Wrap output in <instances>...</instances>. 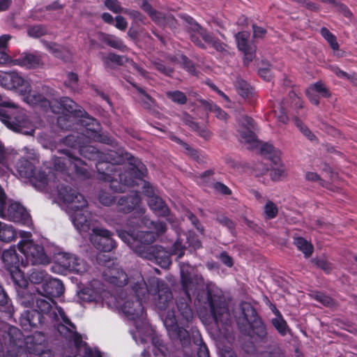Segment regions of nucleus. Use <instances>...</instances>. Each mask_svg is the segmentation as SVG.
Returning <instances> with one entry per match:
<instances>
[{
    "mask_svg": "<svg viewBox=\"0 0 357 357\" xmlns=\"http://www.w3.org/2000/svg\"><path fill=\"white\" fill-rule=\"evenodd\" d=\"M80 155L89 160H96L98 180L109 183L114 192L122 191L124 185L132 184V178L128 174H137L134 178H140L146 172V165L123 148L116 150L99 151L96 146L82 144L78 151Z\"/></svg>",
    "mask_w": 357,
    "mask_h": 357,
    "instance_id": "f257e3e1",
    "label": "nucleus"
},
{
    "mask_svg": "<svg viewBox=\"0 0 357 357\" xmlns=\"http://www.w3.org/2000/svg\"><path fill=\"white\" fill-rule=\"evenodd\" d=\"M191 302L190 294L177 298L176 312L174 310L167 311L163 320L170 340L181 344L183 349L190 348L191 346L190 331L187 330L195 318Z\"/></svg>",
    "mask_w": 357,
    "mask_h": 357,
    "instance_id": "f03ea898",
    "label": "nucleus"
},
{
    "mask_svg": "<svg viewBox=\"0 0 357 357\" xmlns=\"http://www.w3.org/2000/svg\"><path fill=\"white\" fill-rule=\"evenodd\" d=\"M131 283L137 294L144 293L146 301L151 297L155 307L160 310H165L172 303V292L168 284L161 279L150 277L146 282L142 274H137Z\"/></svg>",
    "mask_w": 357,
    "mask_h": 357,
    "instance_id": "7ed1b4c3",
    "label": "nucleus"
},
{
    "mask_svg": "<svg viewBox=\"0 0 357 357\" xmlns=\"http://www.w3.org/2000/svg\"><path fill=\"white\" fill-rule=\"evenodd\" d=\"M58 195L63 202L69 204V208L75 211L73 215V222L79 230L86 231L89 229L90 222L86 216L82 212L87 206L84 197L66 184L57 185Z\"/></svg>",
    "mask_w": 357,
    "mask_h": 357,
    "instance_id": "20e7f679",
    "label": "nucleus"
},
{
    "mask_svg": "<svg viewBox=\"0 0 357 357\" xmlns=\"http://www.w3.org/2000/svg\"><path fill=\"white\" fill-rule=\"evenodd\" d=\"M97 260L99 264L105 266L102 272L105 280L118 287L127 286V289L130 288V280H132V278H136L137 274H141L136 271L128 277L126 272L119 267L118 264H115L105 254H99Z\"/></svg>",
    "mask_w": 357,
    "mask_h": 357,
    "instance_id": "39448f33",
    "label": "nucleus"
},
{
    "mask_svg": "<svg viewBox=\"0 0 357 357\" xmlns=\"http://www.w3.org/2000/svg\"><path fill=\"white\" fill-rule=\"evenodd\" d=\"M1 260L4 268L9 273L14 284L24 286L28 284L24 273L20 269L21 265L26 266L24 260L17 253L15 246H10V248L3 251Z\"/></svg>",
    "mask_w": 357,
    "mask_h": 357,
    "instance_id": "423d86ee",
    "label": "nucleus"
},
{
    "mask_svg": "<svg viewBox=\"0 0 357 357\" xmlns=\"http://www.w3.org/2000/svg\"><path fill=\"white\" fill-rule=\"evenodd\" d=\"M197 299L199 303L208 304L215 324H224L229 319L230 314L225 302L219 296L214 294L210 289L199 292Z\"/></svg>",
    "mask_w": 357,
    "mask_h": 357,
    "instance_id": "0eeeda50",
    "label": "nucleus"
},
{
    "mask_svg": "<svg viewBox=\"0 0 357 357\" xmlns=\"http://www.w3.org/2000/svg\"><path fill=\"white\" fill-rule=\"evenodd\" d=\"M18 250L24 255L26 266L31 265H47L50 259L44 247L32 239H21L17 243Z\"/></svg>",
    "mask_w": 357,
    "mask_h": 357,
    "instance_id": "6e6552de",
    "label": "nucleus"
},
{
    "mask_svg": "<svg viewBox=\"0 0 357 357\" xmlns=\"http://www.w3.org/2000/svg\"><path fill=\"white\" fill-rule=\"evenodd\" d=\"M52 111L55 114L62 113L74 118V121L77 126H82V120L85 117H91L80 106L68 97H61L54 104L50 105Z\"/></svg>",
    "mask_w": 357,
    "mask_h": 357,
    "instance_id": "1a4fd4ad",
    "label": "nucleus"
},
{
    "mask_svg": "<svg viewBox=\"0 0 357 357\" xmlns=\"http://www.w3.org/2000/svg\"><path fill=\"white\" fill-rule=\"evenodd\" d=\"M141 197L137 192H131L127 195L119 197L116 202V210L118 212L128 214L135 211L137 215V220L135 222L137 226L144 223V214L145 209L140 206Z\"/></svg>",
    "mask_w": 357,
    "mask_h": 357,
    "instance_id": "9d476101",
    "label": "nucleus"
},
{
    "mask_svg": "<svg viewBox=\"0 0 357 357\" xmlns=\"http://www.w3.org/2000/svg\"><path fill=\"white\" fill-rule=\"evenodd\" d=\"M190 40L196 46L202 50L206 49V44H207L218 52L223 54H229L228 45L215 36L212 32L208 31L202 26L196 33H190Z\"/></svg>",
    "mask_w": 357,
    "mask_h": 357,
    "instance_id": "9b49d317",
    "label": "nucleus"
},
{
    "mask_svg": "<svg viewBox=\"0 0 357 357\" xmlns=\"http://www.w3.org/2000/svg\"><path fill=\"white\" fill-rule=\"evenodd\" d=\"M132 284L130 283V288L127 289L130 291V295L124 301L121 310L129 319L135 320L142 315L144 310L142 303L146 302V300L144 293L137 294Z\"/></svg>",
    "mask_w": 357,
    "mask_h": 357,
    "instance_id": "f8f14e48",
    "label": "nucleus"
},
{
    "mask_svg": "<svg viewBox=\"0 0 357 357\" xmlns=\"http://www.w3.org/2000/svg\"><path fill=\"white\" fill-rule=\"evenodd\" d=\"M137 252L139 257L151 261L162 268H168L172 264L169 252L161 245L140 247L137 248Z\"/></svg>",
    "mask_w": 357,
    "mask_h": 357,
    "instance_id": "ddd939ff",
    "label": "nucleus"
},
{
    "mask_svg": "<svg viewBox=\"0 0 357 357\" xmlns=\"http://www.w3.org/2000/svg\"><path fill=\"white\" fill-rule=\"evenodd\" d=\"M82 126L86 129V137H88L89 140L92 139L111 145L113 147H116V149L120 148L118 147L117 143L114 138L100 133L101 126L95 118L85 117L82 120Z\"/></svg>",
    "mask_w": 357,
    "mask_h": 357,
    "instance_id": "4468645a",
    "label": "nucleus"
},
{
    "mask_svg": "<svg viewBox=\"0 0 357 357\" xmlns=\"http://www.w3.org/2000/svg\"><path fill=\"white\" fill-rule=\"evenodd\" d=\"M112 236L109 230L95 227L90 235V241L97 250L103 252H109L116 247V241Z\"/></svg>",
    "mask_w": 357,
    "mask_h": 357,
    "instance_id": "2eb2a0df",
    "label": "nucleus"
},
{
    "mask_svg": "<svg viewBox=\"0 0 357 357\" xmlns=\"http://www.w3.org/2000/svg\"><path fill=\"white\" fill-rule=\"evenodd\" d=\"M27 351L34 354L35 357H50V354L46 352L47 340L44 333L36 331L24 339Z\"/></svg>",
    "mask_w": 357,
    "mask_h": 357,
    "instance_id": "dca6fc26",
    "label": "nucleus"
},
{
    "mask_svg": "<svg viewBox=\"0 0 357 357\" xmlns=\"http://www.w3.org/2000/svg\"><path fill=\"white\" fill-rule=\"evenodd\" d=\"M250 34L245 31H239L235 35L237 48L243 53V63L248 66L256 57L257 47L249 40Z\"/></svg>",
    "mask_w": 357,
    "mask_h": 357,
    "instance_id": "f3484780",
    "label": "nucleus"
},
{
    "mask_svg": "<svg viewBox=\"0 0 357 357\" xmlns=\"http://www.w3.org/2000/svg\"><path fill=\"white\" fill-rule=\"evenodd\" d=\"M46 318L43 317L41 312L34 310H25L20 317V325L24 331H31L34 328H40L45 322Z\"/></svg>",
    "mask_w": 357,
    "mask_h": 357,
    "instance_id": "a211bd4d",
    "label": "nucleus"
},
{
    "mask_svg": "<svg viewBox=\"0 0 357 357\" xmlns=\"http://www.w3.org/2000/svg\"><path fill=\"white\" fill-rule=\"evenodd\" d=\"M13 63L26 69H36L43 66L42 56L38 52H23L18 57L15 58Z\"/></svg>",
    "mask_w": 357,
    "mask_h": 357,
    "instance_id": "6ab92c4d",
    "label": "nucleus"
},
{
    "mask_svg": "<svg viewBox=\"0 0 357 357\" xmlns=\"http://www.w3.org/2000/svg\"><path fill=\"white\" fill-rule=\"evenodd\" d=\"M64 290V285L61 280L48 277L42 284L41 294L53 301L54 298H58L63 295Z\"/></svg>",
    "mask_w": 357,
    "mask_h": 357,
    "instance_id": "aec40b11",
    "label": "nucleus"
},
{
    "mask_svg": "<svg viewBox=\"0 0 357 357\" xmlns=\"http://www.w3.org/2000/svg\"><path fill=\"white\" fill-rule=\"evenodd\" d=\"M80 126V132H73L63 139V144L70 148L71 151L77 149L79 150V147L82 144L89 142V138L86 137V129L82 126Z\"/></svg>",
    "mask_w": 357,
    "mask_h": 357,
    "instance_id": "412c9836",
    "label": "nucleus"
},
{
    "mask_svg": "<svg viewBox=\"0 0 357 357\" xmlns=\"http://www.w3.org/2000/svg\"><path fill=\"white\" fill-rule=\"evenodd\" d=\"M15 222H26L29 218V214L26 208L17 202L11 203L6 208V218Z\"/></svg>",
    "mask_w": 357,
    "mask_h": 357,
    "instance_id": "4be33fe9",
    "label": "nucleus"
},
{
    "mask_svg": "<svg viewBox=\"0 0 357 357\" xmlns=\"http://www.w3.org/2000/svg\"><path fill=\"white\" fill-rule=\"evenodd\" d=\"M0 84L8 89H18L29 84L24 79L15 72L5 73L0 76Z\"/></svg>",
    "mask_w": 357,
    "mask_h": 357,
    "instance_id": "5701e85b",
    "label": "nucleus"
},
{
    "mask_svg": "<svg viewBox=\"0 0 357 357\" xmlns=\"http://www.w3.org/2000/svg\"><path fill=\"white\" fill-rule=\"evenodd\" d=\"M58 152L65 155L66 157L56 156L54 158V167L56 171L64 174L71 167L75 154L68 148L60 149Z\"/></svg>",
    "mask_w": 357,
    "mask_h": 357,
    "instance_id": "b1692460",
    "label": "nucleus"
},
{
    "mask_svg": "<svg viewBox=\"0 0 357 357\" xmlns=\"http://www.w3.org/2000/svg\"><path fill=\"white\" fill-rule=\"evenodd\" d=\"M79 261L75 255L67 252L59 253L56 257V262L62 271H78Z\"/></svg>",
    "mask_w": 357,
    "mask_h": 357,
    "instance_id": "393cba45",
    "label": "nucleus"
},
{
    "mask_svg": "<svg viewBox=\"0 0 357 357\" xmlns=\"http://www.w3.org/2000/svg\"><path fill=\"white\" fill-rule=\"evenodd\" d=\"M57 331L63 338L69 342H73L75 347L79 349L83 344L81 334L76 331V328H73L69 326L63 324H59Z\"/></svg>",
    "mask_w": 357,
    "mask_h": 357,
    "instance_id": "a878e982",
    "label": "nucleus"
},
{
    "mask_svg": "<svg viewBox=\"0 0 357 357\" xmlns=\"http://www.w3.org/2000/svg\"><path fill=\"white\" fill-rule=\"evenodd\" d=\"M14 285L17 291L18 303L24 307L33 308L38 296L36 294L29 291L27 289L28 284L24 286Z\"/></svg>",
    "mask_w": 357,
    "mask_h": 357,
    "instance_id": "bb28decb",
    "label": "nucleus"
},
{
    "mask_svg": "<svg viewBox=\"0 0 357 357\" xmlns=\"http://www.w3.org/2000/svg\"><path fill=\"white\" fill-rule=\"evenodd\" d=\"M133 172H135V173H132L131 174H128L129 175V177L130 178H132V184H130V185H124V189L122 191H119V192H124L126 190V188L127 187H133V186H135V185H139V182H142L143 183V186L142 188V192L144 195L146 196L149 197V199H151L153 197H155L156 195H155V192H154V189L151 186V185L150 184L149 182L148 181H146L144 180V178L146 177V174H147V168L146 167V172L143 174V175L142 176V177L140 178H134V176H135V174H137V171L135 169Z\"/></svg>",
    "mask_w": 357,
    "mask_h": 357,
    "instance_id": "cd10ccee",
    "label": "nucleus"
},
{
    "mask_svg": "<svg viewBox=\"0 0 357 357\" xmlns=\"http://www.w3.org/2000/svg\"><path fill=\"white\" fill-rule=\"evenodd\" d=\"M97 38L99 41L105 45L122 52H124L128 50V47L124 44L123 41L115 35L98 31L97 33Z\"/></svg>",
    "mask_w": 357,
    "mask_h": 357,
    "instance_id": "c85d7f7f",
    "label": "nucleus"
},
{
    "mask_svg": "<svg viewBox=\"0 0 357 357\" xmlns=\"http://www.w3.org/2000/svg\"><path fill=\"white\" fill-rule=\"evenodd\" d=\"M248 324L252 333V337H256L261 342H267V327L260 317L255 318Z\"/></svg>",
    "mask_w": 357,
    "mask_h": 357,
    "instance_id": "c756f323",
    "label": "nucleus"
},
{
    "mask_svg": "<svg viewBox=\"0 0 357 357\" xmlns=\"http://www.w3.org/2000/svg\"><path fill=\"white\" fill-rule=\"evenodd\" d=\"M155 241V236L153 231H139L134 240V245H132V250L138 255L137 248L140 247H151V244Z\"/></svg>",
    "mask_w": 357,
    "mask_h": 357,
    "instance_id": "7c9ffc66",
    "label": "nucleus"
},
{
    "mask_svg": "<svg viewBox=\"0 0 357 357\" xmlns=\"http://www.w3.org/2000/svg\"><path fill=\"white\" fill-rule=\"evenodd\" d=\"M191 342H192L197 348V357H210L209 351L206 344L204 342L201 333L197 327H190Z\"/></svg>",
    "mask_w": 357,
    "mask_h": 357,
    "instance_id": "2f4dec72",
    "label": "nucleus"
},
{
    "mask_svg": "<svg viewBox=\"0 0 357 357\" xmlns=\"http://www.w3.org/2000/svg\"><path fill=\"white\" fill-rule=\"evenodd\" d=\"M21 91L27 94L26 100L30 105H40L42 107H46L47 104H50L49 101L43 94L37 91H31L30 84H26L24 89H22Z\"/></svg>",
    "mask_w": 357,
    "mask_h": 357,
    "instance_id": "473e14b6",
    "label": "nucleus"
},
{
    "mask_svg": "<svg viewBox=\"0 0 357 357\" xmlns=\"http://www.w3.org/2000/svg\"><path fill=\"white\" fill-rule=\"evenodd\" d=\"M33 309L38 310V312H41L43 317H47L52 321L58 319L57 313L52 310V306L50 303L43 298L37 297Z\"/></svg>",
    "mask_w": 357,
    "mask_h": 357,
    "instance_id": "72a5a7b5",
    "label": "nucleus"
},
{
    "mask_svg": "<svg viewBox=\"0 0 357 357\" xmlns=\"http://www.w3.org/2000/svg\"><path fill=\"white\" fill-rule=\"evenodd\" d=\"M43 43L45 48L55 57L63 61H67L69 58L70 51L67 47L59 45L54 42L43 40Z\"/></svg>",
    "mask_w": 357,
    "mask_h": 357,
    "instance_id": "f704fd0d",
    "label": "nucleus"
},
{
    "mask_svg": "<svg viewBox=\"0 0 357 357\" xmlns=\"http://www.w3.org/2000/svg\"><path fill=\"white\" fill-rule=\"evenodd\" d=\"M150 208L158 216L167 217L169 215V208L167 204L158 196L153 197L148 200Z\"/></svg>",
    "mask_w": 357,
    "mask_h": 357,
    "instance_id": "c9c22d12",
    "label": "nucleus"
},
{
    "mask_svg": "<svg viewBox=\"0 0 357 357\" xmlns=\"http://www.w3.org/2000/svg\"><path fill=\"white\" fill-rule=\"evenodd\" d=\"M17 172L22 178L32 179L35 176V166L28 159L22 158L16 165Z\"/></svg>",
    "mask_w": 357,
    "mask_h": 357,
    "instance_id": "e433bc0d",
    "label": "nucleus"
},
{
    "mask_svg": "<svg viewBox=\"0 0 357 357\" xmlns=\"http://www.w3.org/2000/svg\"><path fill=\"white\" fill-rule=\"evenodd\" d=\"M70 168L74 170L75 175L78 178L86 179L91 176L89 169V165L75 155L73 158Z\"/></svg>",
    "mask_w": 357,
    "mask_h": 357,
    "instance_id": "4c0bfd02",
    "label": "nucleus"
},
{
    "mask_svg": "<svg viewBox=\"0 0 357 357\" xmlns=\"http://www.w3.org/2000/svg\"><path fill=\"white\" fill-rule=\"evenodd\" d=\"M197 101L204 107L205 111L213 112L218 119L227 121L228 118L227 114L220 107L214 104L213 101H208L202 98H197Z\"/></svg>",
    "mask_w": 357,
    "mask_h": 357,
    "instance_id": "58836bf2",
    "label": "nucleus"
},
{
    "mask_svg": "<svg viewBox=\"0 0 357 357\" xmlns=\"http://www.w3.org/2000/svg\"><path fill=\"white\" fill-rule=\"evenodd\" d=\"M7 108H17L15 103L4 101L0 95V120L9 128H15L12 124L11 116L8 113Z\"/></svg>",
    "mask_w": 357,
    "mask_h": 357,
    "instance_id": "ea45409f",
    "label": "nucleus"
},
{
    "mask_svg": "<svg viewBox=\"0 0 357 357\" xmlns=\"http://www.w3.org/2000/svg\"><path fill=\"white\" fill-rule=\"evenodd\" d=\"M101 59L106 70L113 69V64H116L117 66H122L123 64V56L113 52H110L107 55H103Z\"/></svg>",
    "mask_w": 357,
    "mask_h": 357,
    "instance_id": "a19ab883",
    "label": "nucleus"
},
{
    "mask_svg": "<svg viewBox=\"0 0 357 357\" xmlns=\"http://www.w3.org/2000/svg\"><path fill=\"white\" fill-rule=\"evenodd\" d=\"M294 243L297 249L303 253L305 258H308L312 255L314 251V247L310 242H308L303 237L298 236L294 238Z\"/></svg>",
    "mask_w": 357,
    "mask_h": 357,
    "instance_id": "79ce46f5",
    "label": "nucleus"
},
{
    "mask_svg": "<svg viewBox=\"0 0 357 357\" xmlns=\"http://www.w3.org/2000/svg\"><path fill=\"white\" fill-rule=\"evenodd\" d=\"M240 308L247 324L251 322L255 318L259 317L256 309L249 302L242 301Z\"/></svg>",
    "mask_w": 357,
    "mask_h": 357,
    "instance_id": "37998d69",
    "label": "nucleus"
},
{
    "mask_svg": "<svg viewBox=\"0 0 357 357\" xmlns=\"http://www.w3.org/2000/svg\"><path fill=\"white\" fill-rule=\"evenodd\" d=\"M235 86L238 93L244 98H249L253 93V88L245 80L238 78L236 79Z\"/></svg>",
    "mask_w": 357,
    "mask_h": 357,
    "instance_id": "c03bdc74",
    "label": "nucleus"
},
{
    "mask_svg": "<svg viewBox=\"0 0 357 357\" xmlns=\"http://www.w3.org/2000/svg\"><path fill=\"white\" fill-rule=\"evenodd\" d=\"M260 152L262 155H268L273 163L278 165L280 163V158L277 154L275 147L268 143H264L260 148Z\"/></svg>",
    "mask_w": 357,
    "mask_h": 357,
    "instance_id": "a18cd8bd",
    "label": "nucleus"
},
{
    "mask_svg": "<svg viewBox=\"0 0 357 357\" xmlns=\"http://www.w3.org/2000/svg\"><path fill=\"white\" fill-rule=\"evenodd\" d=\"M16 236V232L12 225L1 222L0 225V241L3 242H10Z\"/></svg>",
    "mask_w": 357,
    "mask_h": 357,
    "instance_id": "49530a36",
    "label": "nucleus"
},
{
    "mask_svg": "<svg viewBox=\"0 0 357 357\" xmlns=\"http://www.w3.org/2000/svg\"><path fill=\"white\" fill-rule=\"evenodd\" d=\"M152 344L153 346V353L154 355L158 356L161 355L162 356L167 357L169 352L167 345L165 344L164 341L160 339L158 336H154L152 338Z\"/></svg>",
    "mask_w": 357,
    "mask_h": 357,
    "instance_id": "de8ad7c7",
    "label": "nucleus"
},
{
    "mask_svg": "<svg viewBox=\"0 0 357 357\" xmlns=\"http://www.w3.org/2000/svg\"><path fill=\"white\" fill-rule=\"evenodd\" d=\"M47 273L42 269L33 268L31 273L29 275V281L33 284H43L48 278Z\"/></svg>",
    "mask_w": 357,
    "mask_h": 357,
    "instance_id": "09e8293b",
    "label": "nucleus"
},
{
    "mask_svg": "<svg viewBox=\"0 0 357 357\" xmlns=\"http://www.w3.org/2000/svg\"><path fill=\"white\" fill-rule=\"evenodd\" d=\"M321 36L327 41L330 47L334 51H338L340 48L337 37L331 32L326 27H321L320 29Z\"/></svg>",
    "mask_w": 357,
    "mask_h": 357,
    "instance_id": "8fccbe9b",
    "label": "nucleus"
},
{
    "mask_svg": "<svg viewBox=\"0 0 357 357\" xmlns=\"http://www.w3.org/2000/svg\"><path fill=\"white\" fill-rule=\"evenodd\" d=\"M181 283L185 295L190 294V290L193 285L191 274L188 271L181 269Z\"/></svg>",
    "mask_w": 357,
    "mask_h": 357,
    "instance_id": "3c124183",
    "label": "nucleus"
},
{
    "mask_svg": "<svg viewBox=\"0 0 357 357\" xmlns=\"http://www.w3.org/2000/svg\"><path fill=\"white\" fill-rule=\"evenodd\" d=\"M7 335L9 342L14 346H19L22 342V333L15 326H10L8 329Z\"/></svg>",
    "mask_w": 357,
    "mask_h": 357,
    "instance_id": "603ef678",
    "label": "nucleus"
},
{
    "mask_svg": "<svg viewBox=\"0 0 357 357\" xmlns=\"http://www.w3.org/2000/svg\"><path fill=\"white\" fill-rule=\"evenodd\" d=\"M130 84L142 96L141 101L143 107L145 109H150L151 107V103L153 102V99L144 91L143 88L138 86L136 83L130 82Z\"/></svg>",
    "mask_w": 357,
    "mask_h": 357,
    "instance_id": "864d4df0",
    "label": "nucleus"
},
{
    "mask_svg": "<svg viewBox=\"0 0 357 357\" xmlns=\"http://www.w3.org/2000/svg\"><path fill=\"white\" fill-rule=\"evenodd\" d=\"M166 96L173 102L178 105H185L188 101L185 94L178 90L167 91Z\"/></svg>",
    "mask_w": 357,
    "mask_h": 357,
    "instance_id": "5fc2aeb1",
    "label": "nucleus"
},
{
    "mask_svg": "<svg viewBox=\"0 0 357 357\" xmlns=\"http://www.w3.org/2000/svg\"><path fill=\"white\" fill-rule=\"evenodd\" d=\"M271 324L280 335L284 336L287 335L288 325L282 315L273 318L271 319Z\"/></svg>",
    "mask_w": 357,
    "mask_h": 357,
    "instance_id": "6e6d98bb",
    "label": "nucleus"
},
{
    "mask_svg": "<svg viewBox=\"0 0 357 357\" xmlns=\"http://www.w3.org/2000/svg\"><path fill=\"white\" fill-rule=\"evenodd\" d=\"M214 174L215 171L213 169H207L197 176V178L199 180L197 183L203 186L211 187L213 182H212L211 177Z\"/></svg>",
    "mask_w": 357,
    "mask_h": 357,
    "instance_id": "4d7b16f0",
    "label": "nucleus"
},
{
    "mask_svg": "<svg viewBox=\"0 0 357 357\" xmlns=\"http://www.w3.org/2000/svg\"><path fill=\"white\" fill-rule=\"evenodd\" d=\"M311 90L320 94L322 98H328L331 97V92L321 81H318L310 85Z\"/></svg>",
    "mask_w": 357,
    "mask_h": 357,
    "instance_id": "13d9d810",
    "label": "nucleus"
},
{
    "mask_svg": "<svg viewBox=\"0 0 357 357\" xmlns=\"http://www.w3.org/2000/svg\"><path fill=\"white\" fill-rule=\"evenodd\" d=\"M183 147L186 150L187 153L190 155L193 160H196L198 163L202 164L205 162V158L202 155L200 151L197 149H195L192 148L187 143H182Z\"/></svg>",
    "mask_w": 357,
    "mask_h": 357,
    "instance_id": "bf43d9fd",
    "label": "nucleus"
},
{
    "mask_svg": "<svg viewBox=\"0 0 357 357\" xmlns=\"http://www.w3.org/2000/svg\"><path fill=\"white\" fill-rule=\"evenodd\" d=\"M47 30L44 25L38 24L30 26L27 30V33L30 37L38 38L46 35Z\"/></svg>",
    "mask_w": 357,
    "mask_h": 357,
    "instance_id": "052dcab7",
    "label": "nucleus"
},
{
    "mask_svg": "<svg viewBox=\"0 0 357 357\" xmlns=\"http://www.w3.org/2000/svg\"><path fill=\"white\" fill-rule=\"evenodd\" d=\"M215 220L221 225L227 227L231 234H234L235 231V223L225 215L222 213L218 214Z\"/></svg>",
    "mask_w": 357,
    "mask_h": 357,
    "instance_id": "680f3d73",
    "label": "nucleus"
},
{
    "mask_svg": "<svg viewBox=\"0 0 357 357\" xmlns=\"http://www.w3.org/2000/svg\"><path fill=\"white\" fill-rule=\"evenodd\" d=\"M295 125L299 128L300 131L310 141L314 142L317 139V137L312 132L305 126L299 119H295Z\"/></svg>",
    "mask_w": 357,
    "mask_h": 357,
    "instance_id": "e2e57ef3",
    "label": "nucleus"
},
{
    "mask_svg": "<svg viewBox=\"0 0 357 357\" xmlns=\"http://www.w3.org/2000/svg\"><path fill=\"white\" fill-rule=\"evenodd\" d=\"M185 246L183 244V241L177 238L171 248L170 256L176 255L178 258H181L185 254Z\"/></svg>",
    "mask_w": 357,
    "mask_h": 357,
    "instance_id": "0e129e2a",
    "label": "nucleus"
},
{
    "mask_svg": "<svg viewBox=\"0 0 357 357\" xmlns=\"http://www.w3.org/2000/svg\"><path fill=\"white\" fill-rule=\"evenodd\" d=\"M181 19L188 25V31L191 33H196L201 28V25L197 23L191 16L183 14L181 15Z\"/></svg>",
    "mask_w": 357,
    "mask_h": 357,
    "instance_id": "69168bd1",
    "label": "nucleus"
},
{
    "mask_svg": "<svg viewBox=\"0 0 357 357\" xmlns=\"http://www.w3.org/2000/svg\"><path fill=\"white\" fill-rule=\"evenodd\" d=\"M211 188L220 195L229 196L232 194L231 190L222 182L216 181L212 183Z\"/></svg>",
    "mask_w": 357,
    "mask_h": 357,
    "instance_id": "338daca9",
    "label": "nucleus"
},
{
    "mask_svg": "<svg viewBox=\"0 0 357 357\" xmlns=\"http://www.w3.org/2000/svg\"><path fill=\"white\" fill-rule=\"evenodd\" d=\"M264 213L266 218L273 219L278 213V206L272 201L268 200L265 204Z\"/></svg>",
    "mask_w": 357,
    "mask_h": 357,
    "instance_id": "774afa93",
    "label": "nucleus"
}]
</instances>
